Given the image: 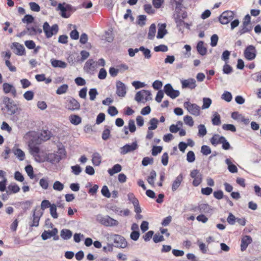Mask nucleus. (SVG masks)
I'll use <instances>...</instances> for the list:
<instances>
[{"mask_svg": "<svg viewBox=\"0 0 261 261\" xmlns=\"http://www.w3.org/2000/svg\"><path fill=\"white\" fill-rule=\"evenodd\" d=\"M173 18L176 24V27L178 28L179 30H180V27L183 25L184 23H185V22L181 18L180 13H174L173 14Z\"/></svg>", "mask_w": 261, "mask_h": 261, "instance_id": "bb28decb", "label": "nucleus"}, {"mask_svg": "<svg viewBox=\"0 0 261 261\" xmlns=\"http://www.w3.org/2000/svg\"><path fill=\"white\" fill-rule=\"evenodd\" d=\"M110 133L111 130L109 128V127L108 126H105L101 135L102 140L105 141L107 140L110 137Z\"/></svg>", "mask_w": 261, "mask_h": 261, "instance_id": "4c0bfd02", "label": "nucleus"}, {"mask_svg": "<svg viewBox=\"0 0 261 261\" xmlns=\"http://www.w3.org/2000/svg\"><path fill=\"white\" fill-rule=\"evenodd\" d=\"M71 169L72 170V172L76 175H79L80 173L82 172V168L79 165H76L71 166Z\"/></svg>", "mask_w": 261, "mask_h": 261, "instance_id": "e2e57ef3", "label": "nucleus"}, {"mask_svg": "<svg viewBox=\"0 0 261 261\" xmlns=\"http://www.w3.org/2000/svg\"><path fill=\"white\" fill-rule=\"evenodd\" d=\"M93 59L88 60L85 63L84 69L88 73L93 72L96 69V65Z\"/></svg>", "mask_w": 261, "mask_h": 261, "instance_id": "6ab92c4d", "label": "nucleus"}, {"mask_svg": "<svg viewBox=\"0 0 261 261\" xmlns=\"http://www.w3.org/2000/svg\"><path fill=\"white\" fill-rule=\"evenodd\" d=\"M58 233V230L57 228H54L51 230H44L41 237L43 240L45 241L47 240L51 237H53L54 241H57L59 240V236L57 235Z\"/></svg>", "mask_w": 261, "mask_h": 261, "instance_id": "6e6552de", "label": "nucleus"}, {"mask_svg": "<svg viewBox=\"0 0 261 261\" xmlns=\"http://www.w3.org/2000/svg\"><path fill=\"white\" fill-rule=\"evenodd\" d=\"M158 122L159 120L156 118H151L149 122V124H150V126L148 127L149 130H152L156 129L158 127Z\"/></svg>", "mask_w": 261, "mask_h": 261, "instance_id": "e433bc0d", "label": "nucleus"}, {"mask_svg": "<svg viewBox=\"0 0 261 261\" xmlns=\"http://www.w3.org/2000/svg\"><path fill=\"white\" fill-rule=\"evenodd\" d=\"M69 120L70 122L75 125H77L81 123L82 118L77 115H71L69 117Z\"/></svg>", "mask_w": 261, "mask_h": 261, "instance_id": "2f4dec72", "label": "nucleus"}, {"mask_svg": "<svg viewBox=\"0 0 261 261\" xmlns=\"http://www.w3.org/2000/svg\"><path fill=\"white\" fill-rule=\"evenodd\" d=\"M184 123L186 125H187L190 127L193 126L194 125V121L193 120L192 117L190 116H189V115L185 116L184 117Z\"/></svg>", "mask_w": 261, "mask_h": 261, "instance_id": "de8ad7c7", "label": "nucleus"}, {"mask_svg": "<svg viewBox=\"0 0 261 261\" xmlns=\"http://www.w3.org/2000/svg\"><path fill=\"white\" fill-rule=\"evenodd\" d=\"M50 63L51 65L55 68L59 67L61 68H65L67 66V64L61 60L56 59H51Z\"/></svg>", "mask_w": 261, "mask_h": 261, "instance_id": "5701e85b", "label": "nucleus"}, {"mask_svg": "<svg viewBox=\"0 0 261 261\" xmlns=\"http://www.w3.org/2000/svg\"><path fill=\"white\" fill-rule=\"evenodd\" d=\"M53 189L58 191H61L64 189V185L59 181H56L53 185Z\"/></svg>", "mask_w": 261, "mask_h": 261, "instance_id": "bf43d9fd", "label": "nucleus"}, {"mask_svg": "<svg viewBox=\"0 0 261 261\" xmlns=\"http://www.w3.org/2000/svg\"><path fill=\"white\" fill-rule=\"evenodd\" d=\"M163 149L162 146H153L151 150V154L153 156L157 155L159 153H161Z\"/></svg>", "mask_w": 261, "mask_h": 261, "instance_id": "4d7b16f0", "label": "nucleus"}, {"mask_svg": "<svg viewBox=\"0 0 261 261\" xmlns=\"http://www.w3.org/2000/svg\"><path fill=\"white\" fill-rule=\"evenodd\" d=\"M34 20V17L30 14L25 15L24 17L22 19V21L23 23H27V24L32 23Z\"/></svg>", "mask_w": 261, "mask_h": 261, "instance_id": "5fc2aeb1", "label": "nucleus"}, {"mask_svg": "<svg viewBox=\"0 0 261 261\" xmlns=\"http://www.w3.org/2000/svg\"><path fill=\"white\" fill-rule=\"evenodd\" d=\"M72 236V232L68 229H63L60 231V236L64 240L70 239Z\"/></svg>", "mask_w": 261, "mask_h": 261, "instance_id": "a878e982", "label": "nucleus"}, {"mask_svg": "<svg viewBox=\"0 0 261 261\" xmlns=\"http://www.w3.org/2000/svg\"><path fill=\"white\" fill-rule=\"evenodd\" d=\"M64 5L65 3H60L58 6V9L61 11V15L62 17L67 18L70 16L71 13L66 11L64 8Z\"/></svg>", "mask_w": 261, "mask_h": 261, "instance_id": "cd10ccee", "label": "nucleus"}, {"mask_svg": "<svg viewBox=\"0 0 261 261\" xmlns=\"http://www.w3.org/2000/svg\"><path fill=\"white\" fill-rule=\"evenodd\" d=\"M234 17V12L231 11L223 12L219 17L220 22L223 24H228Z\"/></svg>", "mask_w": 261, "mask_h": 261, "instance_id": "0eeeda50", "label": "nucleus"}, {"mask_svg": "<svg viewBox=\"0 0 261 261\" xmlns=\"http://www.w3.org/2000/svg\"><path fill=\"white\" fill-rule=\"evenodd\" d=\"M45 159L46 161L52 164L58 163L61 161V158L58 157V154L56 153H49L47 154Z\"/></svg>", "mask_w": 261, "mask_h": 261, "instance_id": "f3484780", "label": "nucleus"}, {"mask_svg": "<svg viewBox=\"0 0 261 261\" xmlns=\"http://www.w3.org/2000/svg\"><path fill=\"white\" fill-rule=\"evenodd\" d=\"M257 51L255 47L253 45L246 46L244 51V56L248 61H252L256 57Z\"/></svg>", "mask_w": 261, "mask_h": 261, "instance_id": "39448f33", "label": "nucleus"}, {"mask_svg": "<svg viewBox=\"0 0 261 261\" xmlns=\"http://www.w3.org/2000/svg\"><path fill=\"white\" fill-rule=\"evenodd\" d=\"M195 160V153L193 151H189L187 154V161L189 163H193Z\"/></svg>", "mask_w": 261, "mask_h": 261, "instance_id": "052dcab7", "label": "nucleus"}, {"mask_svg": "<svg viewBox=\"0 0 261 261\" xmlns=\"http://www.w3.org/2000/svg\"><path fill=\"white\" fill-rule=\"evenodd\" d=\"M50 214L54 219H57L58 215L57 212V206L55 204H52L49 207Z\"/></svg>", "mask_w": 261, "mask_h": 261, "instance_id": "37998d69", "label": "nucleus"}, {"mask_svg": "<svg viewBox=\"0 0 261 261\" xmlns=\"http://www.w3.org/2000/svg\"><path fill=\"white\" fill-rule=\"evenodd\" d=\"M198 136L199 137H203L207 134L206 128L204 124H200L198 126Z\"/></svg>", "mask_w": 261, "mask_h": 261, "instance_id": "ea45409f", "label": "nucleus"}, {"mask_svg": "<svg viewBox=\"0 0 261 261\" xmlns=\"http://www.w3.org/2000/svg\"><path fill=\"white\" fill-rule=\"evenodd\" d=\"M138 147V145L136 141L133 142L131 144H126L120 148V153L125 154L136 150Z\"/></svg>", "mask_w": 261, "mask_h": 261, "instance_id": "9b49d317", "label": "nucleus"}, {"mask_svg": "<svg viewBox=\"0 0 261 261\" xmlns=\"http://www.w3.org/2000/svg\"><path fill=\"white\" fill-rule=\"evenodd\" d=\"M153 162L152 158L144 157L142 161V165L143 166H147L149 164H152Z\"/></svg>", "mask_w": 261, "mask_h": 261, "instance_id": "338daca9", "label": "nucleus"}, {"mask_svg": "<svg viewBox=\"0 0 261 261\" xmlns=\"http://www.w3.org/2000/svg\"><path fill=\"white\" fill-rule=\"evenodd\" d=\"M212 121L214 125L218 126L221 124L220 116L217 112L213 114Z\"/></svg>", "mask_w": 261, "mask_h": 261, "instance_id": "f704fd0d", "label": "nucleus"}, {"mask_svg": "<svg viewBox=\"0 0 261 261\" xmlns=\"http://www.w3.org/2000/svg\"><path fill=\"white\" fill-rule=\"evenodd\" d=\"M68 88V86L67 84H63L60 86L56 91V93L59 95L65 93Z\"/></svg>", "mask_w": 261, "mask_h": 261, "instance_id": "c03bdc74", "label": "nucleus"}, {"mask_svg": "<svg viewBox=\"0 0 261 261\" xmlns=\"http://www.w3.org/2000/svg\"><path fill=\"white\" fill-rule=\"evenodd\" d=\"M156 32V27L154 23L150 25L148 33V38L150 40L153 39Z\"/></svg>", "mask_w": 261, "mask_h": 261, "instance_id": "c9c22d12", "label": "nucleus"}, {"mask_svg": "<svg viewBox=\"0 0 261 261\" xmlns=\"http://www.w3.org/2000/svg\"><path fill=\"white\" fill-rule=\"evenodd\" d=\"M168 50V46L164 44H161L158 46H155L154 50L156 52H166Z\"/></svg>", "mask_w": 261, "mask_h": 261, "instance_id": "603ef678", "label": "nucleus"}, {"mask_svg": "<svg viewBox=\"0 0 261 261\" xmlns=\"http://www.w3.org/2000/svg\"><path fill=\"white\" fill-rule=\"evenodd\" d=\"M252 241V238L249 236L246 235L243 237L241 239V250L242 251H245Z\"/></svg>", "mask_w": 261, "mask_h": 261, "instance_id": "a211bd4d", "label": "nucleus"}, {"mask_svg": "<svg viewBox=\"0 0 261 261\" xmlns=\"http://www.w3.org/2000/svg\"><path fill=\"white\" fill-rule=\"evenodd\" d=\"M141 51L143 53V55L144 56V57L147 59H149L151 58V51L150 49L148 48H145V47L141 46Z\"/></svg>", "mask_w": 261, "mask_h": 261, "instance_id": "8fccbe9b", "label": "nucleus"}, {"mask_svg": "<svg viewBox=\"0 0 261 261\" xmlns=\"http://www.w3.org/2000/svg\"><path fill=\"white\" fill-rule=\"evenodd\" d=\"M51 133L48 130H42L40 134V138L43 141L49 140L51 137Z\"/></svg>", "mask_w": 261, "mask_h": 261, "instance_id": "c756f323", "label": "nucleus"}, {"mask_svg": "<svg viewBox=\"0 0 261 261\" xmlns=\"http://www.w3.org/2000/svg\"><path fill=\"white\" fill-rule=\"evenodd\" d=\"M197 51L201 56H204L207 53V48L204 46V42L199 41L196 45Z\"/></svg>", "mask_w": 261, "mask_h": 261, "instance_id": "b1692460", "label": "nucleus"}, {"mask_svg": "<svg viewBox=\"0 0 261 261\" xmlns=\"http://www.w3.org/2000/svg\"><path fill=\"white\" fill-rule=\"evenodd\" d=\"M40 186L44 190L48 189L49 185V180L48 177H43L39 180Z\"/></svg>", "mask_w": 261, "mask_h": 261, "instance_id": "58836bf2", "label": "nucleus"}, {"mask_svg": "<svg viewBox=\"0 0 261 261\" xmlns=\"http://www.w3.org/2000/svg\"><path fill=\"white\" fill-rule=\"evenodd\" d=\"M65 108L71 111H77L80 109V104L75 98L69 97L66 99Z\"/></svg>", "mask_w": 261, "mask_h": 261, "instance_id": "423d86ee", "label": "nucleus"}, {"mask_svg": "<svg viewBox=\"0 0 261 261\" xmlns=\"http://www.w3.org/2000/svg\"><path fill=\"white\" fill-rule=\"evenodd\" d=\"M222 128L224 130H229L232 132H235L236 131L235 126L231 124H224L222 125Z\"/></svg>", "mask_w": 261, "mask_h": 261, "instance_id": "680f3d73", "label": "nucleus"}, {"mask_svg": "<svg viewBox=\"0 0 261 261\" xmlns=\"http://www.w3.org/2000/svg\"><path fill=\"white\" fill-rule=\"evenodd\" d=\"M12 49L14 48L16 50L15 54L18 56H22L25 55V48L24 46L18 42H14L12 44L11 47Z\"/></svg>", "mask_w": 261, "mask_h": 261, "instance_id": "aec40b11", "label": "nucleus"}, {"mask_svg": "<svg viewBox=\"0 0 261 261\" xmlns=\"http://www.w3.org/2000/svg\"><path fill=\"white\" fill-rule=\"evenodd\" d=\"M43 30L46 38H49L57 34L59 31V27L57 24H55L50 27L49 23L46 21L43 23Z\"/></svg>", "mask_w": 261, "mask_h": 261, "instance_id": "7ed1b4c3", "label": "nucleus"}, {"mask_svg": "<svg viewBox=\"0 0 261 261\" xmlns=\"http://www.w3.org/2000/svg\"><path fill=\"white\" fill-rule=\"evenodd\" d=\"M92 162L94 166H98L101 162V157L98 152H94L92 154Z\"/></svg>", "mask_w": 261, "mask_h": 261, "instance_id": "c85d7f7f", "label": "nucleus"}, {"mask_svg": "<svg viewBox=\"0 0 261 261\" xmlns=\"http://www.w3.org/2000/svg\"><path fill=\"white\" fill-rule=\"evenodd\" d=\"M98 94V93L96 88H91L89 90V95L90 96L89 98L91 100H94Z\"/></svg>", "mask_w": 261, "mask_h": 261, "instance_id": "3c124183", "label": "nucleus"}, {"mask_svg": "<svg viewBox=\"0 0 261 261\" xmlns=\"http://www.w3.org/2000/svg\"><path fill=\"white\" fill-rule=\"evenodd\" d=\"M146 16L144 15H140L138 17L137 24L141 27L144 26L146 23Z\"/></svg>", "mask_w": 261, "mask_h": 261, "instance_id": "13d9d810", "label": "nucleus"}, {"mask_svg": "<svg viewBox=\"0 0 261 261\" xmlns=\"http://www.w3.org/2000/svg\"><path fill=\"white\" fill-rule=\"evenodd\" d=\"M29 6L32 11L34 12H39L40 10V7L39 5L35 2L29 3Z\"/></svg>", "mask_w": 261, "mask_h": 261, "instance_id": "774afa93", "label": "nucleus"}, {"mask_svg": "<svg viewBox=\"0 0 261 261\" xmlns=\"http://www.w3.org/2000/svg\"><path fill=\"white\" fill-rule=\"evenodd\" d=\"M212 101L211 98L207 97H204L203 98V105L202 106V109H208L212 104Z\"/></svg>", "mask_w": 261, "mask_h": 261, "instance_id": "49530a36", "label": "nucleus"}, {"mask_svg": "<svg viewBox=\"0 0 261 261\" xmlns=\"http://www.w3.org/2000/svg\"><path fill=\"white\" fill-rule=\"evenodd\" d=\"M25 171L27 172L28 175L31 179L34 178L35 175L34 174L33 168L31 165H28L25 167Z\"/></svg>", "mask_w": 261, "mask_h": 261, "instance_id": "79ce46f5", "label": "nucleus"}, {"mask_svg": "<svg viewBox=\"0 0 261 261\" xmlns=\"http://www.w3.org/2000/svg\"><path fill=\"white\" fill-rule=\"evenodd\" d=\"M221 98L227 102H230L232 98V95L228 91H225L221 96Z\"/></svg>", "mask_w": 261, "mask_h": 261, "instance_id": "864d4df0", "label": "nucleus"}, {"mask_svg": "<svg viewBox=\"0 0 261 261\" xmlns=\"http://www.w3.org/2000/svg\"><path fill=\"white\" fill-rule=\"evenodd\" d=\"M182 180V174L180 173L176 177L175 179L173 181L171 187L172 192H175L177 190V189L180 186Z\"/></svg>", "mask_w": 261, "mask_h": 261, "instance_id": "412c9836", "label": "nucleus"}, {"mask_svg": "<svg viewBox=\"0 0 261 261\" xmlns=\"http://www.w3.org/2000/svg\"><path fill=\"white\" fill-rule=\"evenodd\" d=\"M164 92L167 96H169L172 99L176 98L180 94L179 91L177 90L174 89L170 84H167L164 86Z\"/></svg>", "mask_w": 261, "mask_h": 261, "instance_id": "9d476101", "label": "nucleus"}, {"mask_svg": "<svg viewBox=\"0 0 261 261\" xmlns=\"http://www.w3.org/2000/svg\"><path fill=\"white\" fill-rule=\"evenodd\" d=\"M151 94L150 91L146 90H142L141 91H138L135 97V100H136L137 102H140L142 99L143 98L144 96H145V101H148L149 100V98L148 97H150L151 96ZM151 99V98H150Z\"/></svg>", "mask_w": 261, "mask_h": 261, "instance_id": "ddd939ff", "label": "nucleus"}, {"mask_svg": "<svg viewBox=\"0 0 261 261\" xmlns=\"http://www.w3.org/2000/svg\"><path fill=\"white\" fill-rule=\"evenodd\" d=\"M181 83L182 88L183 89L188 88L191 89H193L197 86L195 80L192 78L181 80Z\"/></svg>", "mask_w": 261, "mask_h": 261, "instance_id": "2eb2a0df", "label": "nucleus"}, {"mask_svg": "<svg viewBox=\"0 0 261 261\" xmlns=\"http://www.w3.org/2000/svg\"><path fill=\"white\" fill-rule=\"evenodd\" d=\"M122 167L120 164H117L113 166V167L108 170V173L110 175H113L115 173H118L121 171Z\"/></svg>", "mask_w": 261, "mask_h": 261, "instance_id": "473e14b6", "label": "nucleus"}, {"mask_svg": "<svg viewBox=\"0 0 261 261\" xmlns=\"http://www.w3.org/2000/svg\"><path fill=\"white\" fill-rule=\"evenodd\" d=\"M3 89L5 93L8 94L11 93L14 97L16 96V90L13 85L7 83H4L3 85Z\"/></svg>", "mask_w": 261, "mask_h": 261, "instance_id": "dca6fc26", "label": "nucleus"}, {"mask_svg": "<svg viewBox=\"0 0 261 261\" xmlns=\"http://www.w3.org/2000/svg\"><path fill=\"white\" fill-rule=\"evenodd\" d=\"M166 24L161 23L159 24V29L157 34V38L162 39L167 34V31L166 29Z\"/></svg>", "mask_w": 261, "mask_h": 261, "instance_id": "4be33fe9", "label": "nucleus"}, {"mask_svg": "<svg viewBox=\"0 0 261 261\" xmlns=\"http://www.w3.org/2000/svg\"><path fill=\"white\" fill-rule=\"evenodd\" d=\"M33 201L32 200H27L20 203L22 208L25 212L28 210H29L31 207V205L33 204Z\"/></svg>", "mask_w": 261, "mask_h": 261, "instance_id": "a18cd8bd", "label": "nucleus"}, {"mask_svg": "<svg viewBox=\"0 0 261 261\" xmlns=\"http://www.w3.org/2000/svg\"><path fill=\"white\" fill-rule=\"evenodd\" d=\"M13 152L20 161H23L24 159L25 154L21 149L17 148Z\"/></svg>", "mask_w": 261, "mask_h": 261, "instance_id": "a19ab883", "label": "nucleus"}, {"mask_svg": "<svg viewBox=\"0 0 261 261\" xmlns=\"http://www.w3.org/2000/svg\"><path fill=\"white\" fill-rule=\"evenodd\" d=\"M183 0H174L175 4V13H180L182 8V3Z\"/></svg>", "mask_w": 261, "mask_h": 261, "instance_id": "09e8293b", "label": "nucleus"}, {"mask_svg": "<svg viewBox=\"0 0 261 261\" xmlns=\"http://www.w3.org/2000/svg\"><path fill=\"white\" fill-rule=\"evenodd\" d=\"M3 103L5 105L9 115H13L18 111L17 105L8 97L5 96L3 97Z\"/></svg>", "mask_w": 261, "mask_h": 261, "instance_id": "f03ea898", "label": "nucleus"}, {"mask_svg": "<svg viewBox=\"0 0 261 261\" xmlns=\"http://www.w3.org/2000/svg\"><path fill=\"white\" fill-rule=\"evenodd\" d=\"M56 153L58 154V157L61 158V160L66 157V151L63 145L58 147V151Z\"/></svg>", "mask_w": 261, "mask_h": 261, "instance_id": "72a5a7b5", "label": "nucleus"}, {"mask_svg": "<svg viewBox=\"0 0 261 261\" xmlns=\"http://www.w3.org/2000/svg\"><path fill=\"white\" fill-rule=\"evenodd\" d=\"M116 94L119 97H124L126 93V87L125 85L120 81L116 82Z\"/></svg>", "mask_w": 261, "mask_h": 261, "instance_id": "f8f14e48", "label": "nucleus"}, {"mask_svg": "<svg viewBox=\"0 0 261 261\" xmlns=\"http://www.w3.org/2000/svg\"><path fill=\"white\" fill-rule=\"evenodd\" d=\"M225 163L228 165V169L230 172L234 173L238 172L237 166L233 164L229 159L225 160Z\"/></svg>", "mask_w": 261, "mask_h": 261, "instance_id": "7c9ffc66", "label": "nucleus"}, {"mask_svg": "<svg viewBox=\"0 0 261 261\" xmlns=\"http://www.w3.org/2000/svg\"><path fill=\"white\" fill-rule=\"evenodd\" d=\"M34 93L32 91H27L23 94V97L27 100H31L33 99Z\"/></svg>", "mask_w": 261, "mask_h": 261, "instance_id": "69168bd1", "label": "nucleus"}, {"mask_svg": "<svg viewBox=\"0 0 261 261\" xmlns=\"http://www.w3.org/2000/svg\"><path fill=\"white\" fill-rule=\"evenodd\" d=\"M101 192L102 195L107 198H110L111 197V193L107 186H103L102 187Z\"/></svg>", "mask_w": 261, "mask_h": 261, "instance_id": "0e129e2a", "label": "nucleus"}, {"mask_svg": "<svg viewBox=\"0 0 261 261\" xmlns=\"http://www.w3.org/2000/svg\"><path fill=\"white\" fill-rule=\"evenodd\" d=\"M20 191V188L15 183H12L8 187V190L6 191L7 195H10L12 193H16Z\"/></svg>", "mask_w": 261, "mask_h": 261, "instance_id": "393cba45", "label": "nucleus"}, {"mask_svg": "<svg viewBox=\"0 0 261 261\" xmlns=\"http://www.w3.org/2000/svg\"><path fill=\"white\" fill-rule=\"evenodd\" d=\"M184 106L191 114L196 116L199 115L200 107L197 105L186 101L184 103Z\"/></svg>", "mask_w": 261, "mask_h": 261, "instance_id": "1a4fd4ad", "label": "nucleus"}, {"mask_svg": "<svg viewBox=\"0 0 261 261\" xmlns=\"http://www.w3.org/2000/svg\"><path fill=\"white\" fill-rule=\"evenodd\" d=\"M108 239L110 241H113L115 247L125 248L127 245V243L125 238L119 234H111Z\"/></svg>", "mask_w": 261, "mask_h": 261, "instance_id": "f257e3e1", "label": "nucleus"}, {"mask_svg": "<svg viewBox=\"0 0 261 261\" xmlns=\"http://www.w3.org/2000/svg\"><path fill=\"white\" fill-rule=\"evenodd\" d=\"M211 152V149L208 146L203 145L201 146V152L203 155H207L208 154H210Z\"/></svg>", "mask_w": 261, "mask_h": 261, "instance_id": "6e6d98bb", "label": "nucleus"}, {"mask_svg": "<svg viewBox=\"0 0 261 261\" xmlns=\"http://www.w3.org/2000/svg\"><path fill=\"white\" fill-rule=\"evenodd\" d=\"M96 219L101 224L106 226H116L119 224L118 222L116 220L109 216L103 217L102 216L99 215L97 216Z\"/></svg>", "mask_w": 261, "mask_h": 261, "instance_id": "20e7f679", "label": "nucleus"}, {"mask_svg": "<svg viewBox=\"0 0 261 261\" xmlns=\"http://www.w3.org/2000/svg\"><path fill=\"white\" fill-rule=\"evenodd\" d=\"M219 144H222V148L224 150H228L230 147V145L229 143L227 141L226 138L223 137L221 136L218 140V142H215V140L214 139H212V144L214 145V146H216Z\"/></svg>", "mask_w": 261, "mask_h": 261, "instance_id": "4468645a", "label": "nucleus"}]
</instances>
